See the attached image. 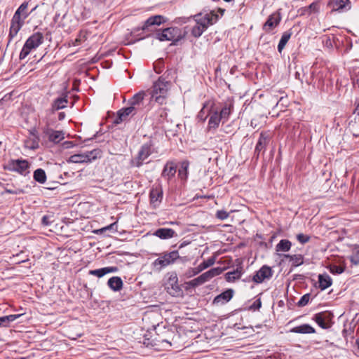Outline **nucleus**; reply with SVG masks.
I'll use <instances>...</instances> for the list:
<instances>
[{"mask_svg":"<svg viewBox=\"0 0 359 359\" xmlns=\"http://www.w3.org/2000/svg\"><path fill=\"white\" fill-rule=\"evenodd\" d=\"M172 70H167L164 74L159 76L158 80L154 82L151 88L148 90L151 95V101H154L158 104L163 105L167 103L169 91L172 87V83L168 79Z\"/></svg>","mask_w":359,"mask_h":359,"instance_id":"1","label":"nucleus"},{"mask_svg":"<svg viewBox=\"0 0 359 359\" xmlns=\"http://www.w3.org/2000/svg\"><path fill=\"white\" fill-rule=\"evenodd\" d=\"M180 258L177 250H173L170 252H165L159 255V257L152 262L151 266L154 270L161 271L166 266L174 264Z\"/></svg>","mask_w":359,"mask_h":359,"instance_id":"2","label":"nucleus"},{"mask_svg":"<svg viewBox=\"0 0 359 359\" xmlns=\"http://www.w3.org/2000/svg\"><path fill=\"white\" fill-rule=\"evenodd\" d=\"M44 37L42 33L35 32L25 41L19 55L20 60H24L33 49H36L43 43Z\"/></svg>","mask_w":359,"mask_h":359,"instance_id":"3","label":"nucleus"},{"mask_svg":"<svg viewBox=\"0 0 359 359\" xmlns=\"http://www.w3.org/2000/svg\"><path fill=\"white\" fill-rule=\"evenodd\" d=\"M152 141L142 144L137 153V156L130 161L131 166L140 168L143 165L144 161L154 152Z\"/></svg>","mask_w":359,"mask_h":359,"instance_id":"4","label":"nucleus"},{"mask_svg":"<svg viewBox=\"0 0 359 359\" xmlns=\"http://www.w3.org/2000/svg\"><path fill=\"white\" fill-rule=\"evenodd\" d=\"M29 163L25 159H11L4 166V169L25 176L29 173Z\"/></svg>","mask_w":359,"mask_h":359,"instance_id":"5","label":"nucleus"},{"mask_svg":"<svg viewBox=\"0 0 359 359\" xmlns=\"http://www.w3.org/2000/svg\"><path fill=\"white\" fill-rule=\"evenodd\" d=\"M194 22L200 25L205 30L215 24L218 20V15L214 12L199 13L193 16Z\"/></svg>","mask_w":359,"mask_h":359,"instance_id":"6","label":"nucleus"},{"mask_svg":"<svg viewBox=\"0 0 359 359\" xmlns=\"http://www.w3.org/2000/svg\"><path fill=\"white\" fill-rule=\"evenodd\" d=\"M156 39L161 41H178L181 38V31L177 27H168L162 31L158 30L155 34Z\"/></svg>","mask_w":359,"mask_h":359,"instance_id":"7","label":"nucleus"},{"mask_svg":"<svg viewBox=\"0 0 359 359\" xmlns=\"http://www.w3.org/2000/svg\"><path fill=\"white\" fill-rule=\"evenodd\" d=\"M137 112V108L134 107H128L119 109L117 111L116 116L114 118L112 123L118 125L123 121H128L130 117L133 116Z\"/></svg>","mask_w":359,"mask_h":359,"instance_id":"8","label":"nucleus"},{"mask_svg":"<svg viewBox=\"0 0 359 359\" xmlns=\"http://www.w3.org/2000/svg\"><path fill=\"white\" fill-rule=\"evenodd\" d=\"M273 274L272 269L267 266H262L252 276V281L257 284L262 283L265 280H269Z\"/></svg>","mask_w":359,"mask_h":359,"instance_id":"9","label":"nucleus"},{"mask_svg":"<svg viewBox=\"0 0 359 359\" xmlns=\"http://www.w3.org/2000/svg\"><path fill=\"white\" fill-rule=\"evenodd\" d=\"M327 6L332 12H345L351 9V4L349 0H330Z\"/></svg>","mask_w":359,"mask_h":359,"instance_id":"10","label":"nucleus"},{"mask_svg":"<svg viewBox=\"0 0 359 359\" xmlns=\"http://www.w3.org/2000/svg\"><path fill=\"white\" fill-rule=\"evenodd\" d=\"M24 24L25 21L23 18H17L13 16L11 20L8 43H11V41L17 36Z\"/></svg>","mask_w":359,"mask_h":359,"instance_id":"11","label":"nucleus"},{"mask_svg":"<svg viewBox=\"0 0 359 359\" xmlns=\"http://www.w3.org/2000/svg\"><path fill=\"white\" fill-rule=\"evenodd\" d=\"M280 21V14L278 12H275L268 17L266 22L263 25L262 29L265 32L269 33L279 25Z\"/></svg>","mask_w":359,"mask_h":359,"instance_id":"12","label":"nucleus"},{"mask_svg":"<svg viewBox=\"0 0 359 359\" xmlns=\"http://www.w3.org/2000/svg\"><path fill=\"white\" fill-rule=\"evenodd\" d=\"M167 292L173 297L180 296L182 291L177 284V277L176 275L170 276L167 283Z\"/></svg>","mask_w":359,"mask_h":359,"instance_id":"13","label":"nucleus"},{"mask_svg":"<svg viewBox=\"0 0 359 359\" xmlns=\"http://www.w3.org/2000/svg\"><path fill=\"white\" fill-rule=\"evenodd\" d=\"M165 18L161 15H156L149 18L146 21H144L143 25L138 28L137 30L142 31H152L150 29L154 25H160L165 22Z\"/></svg>","mask_w":359,"mask_h":359,"instance_id":"14","label":"nucleus"},{"mask_svg":"<svg viewBox=\"0 0 359 359\" xmlns=\"http://www.w3.org/2000/svg\"><path fill=\"white\" fill-rule=\"evenodd\" d=\"M269 142L268 135L265 133H261L255 149V156L257 159L261 153H264L266 146Z\"/></svg>","mask_w":359,"mask_h":359,"instance_id":"15","label":"nucleus"},{"mask_svg":"<svg viewBox=\"0 0 359 359\" xmlns=\"http://www.w3.org/2000/svg\"><path fill=\"white\" fill-rule=\"evenodd\" d=\"M313 319L323 329L330 327L329 322L331 320V314L327 312H320L314 315Z\"/></svg>","mask_w":359,"mask_h":359,"instance_id":"16","label":"nucleus"},{"mask_svg":"<svg viewBox=\"0 0 359 359\" xmlns=\"http://www.w3.org/2000/svg\"><path fill=\"white\" fill-rule=\"evenodd\" d=\"M150 205L156 208L163 199V190L161 187L152 188L149 193Z\"/></svg>","mask_w":359,"mask_h":359,"instance_id":"17","label":"nucleus"},{"mask_svg":"<svg viewBox=\"0 0 359 359\" xmlns=\"http://www.w3.org/2000/svg\"><path fill=\"white\" fill-rule=\"evenodd\" d=\"M177 172V165L173 161H168L162 170V177L170 181L175 175Z\"/></svg>","mask_w":359,"mask_h":359,"instance_id":"18","label":"nucleus"},{"mask_svg":"<svg viewBox=\"0 0 359 359\" xmlns=\"http://www.w3.org/2000/svg\"><path fill=\"white\" fill-rule=\"evenodd\" d=\"M224 269L221 267H215L210 269L209 271L202 273L198 277L201 280V283L202 285L210 280H211L212 278L220 275Z\"/></svg>","mask_w":359,"mask_h":359,"instance_id":"19","label":"nucleus"},{"mask_svg":"<svg viewBox=\"0 0 359 359\" xmlns=\"http://www.w3.org/2000/svg\"><path fill=\"white\" fill-rule=\"evenodd\" d=\"M222 120V119L219 115V111L217 110L212 111L210 115L207 130L210 131L212 129H217L219 127V123Z\"/></svg>","mask_w":359,"mask_h":359,"instance_id":"20","label":"nucleus"},{"mask_svg":"<svg viewBox=\"0 0 359 359\" xmlns=\"http://www.w3.org/2000/svg\"><path fill=\"white\" fill-rule=\"evenodd\" d=\"M233 295V290L228 289L215 297L214 304H224L230 301Z\"/></svg>","mask_w":359,"mask_h":359,"instance_id":"21","label":"nucleus"},{"mask_svg":"<svg viewBox=\"0 0 359 359\" xmlns=\"http://www.w3.org/2000/svg\"><path fill=\"white\" fill-rule=\"evenodd\" d=\"M290 332L297 334H314L316 333V330L309 324H302L292 327L290 330Z\"/></svg>","mask_w":359,"mask_h":359,"instance_id":"22","label":"nucleus"},{"mask_svg":"<svg viewBox=\"0 0 359 359\" xmlns=\"http://www.w3.org/2000/svg\"><path fill=\"white\" fill-rule=\"evenodd\" d=\"M68 103L67 96L65 95L64 97L56 98L53 103L51 104V111L54 113L55 111L62 109L65 108Z\"/></svg>","mask_w":359,"mask_h":359,"instance_id":"23","label":"nucleus"},{"mask_svg":"<svg viewBox=\"0 0 359 359\" xmlns=\"http://www.w3.org/2000/svg\"><path fill=\"white\" fill-rule=\"evenodd\" d=\"M117 271L118 268L116 266H107L98 269L90 270L89 271V274L95 276L98 278H102L107 273H114L116 272Z\"/></svg>","mask_w":359,"mask_h":359,"instance_id":"24","label":"nucleus"},{"mask_svg":"<svg viewBox=\"0 0 359 359\" xmlns=\"http://www.w3.org/2000/svg\"><path fill=\"white\" fill-rule=\"evenodd\" d=\"M175 234V231L170 228L158 229L154 233V236L161 239H169L174 237Z\"/></svg>","mask_w":359,"mask_h":359,"instance_id":"25","label":"nucleus"},{"mask_svg":"<svg viewBox=\"0 0 359 359\" xmlns=\"http://www.w3.org/2000/svg\"><path fill=\"white\" fill-rule=\"evenodd\" d=\"M108 286L114 291H120L123 287V281L118 276L110 278L107 282Z\"/></svg>","mask_w":359,"mask_h":359,"instance_id":"26","label":"nucleus"},{"mask_svg":"<svg viewBox=\"0 0 359 359\" xmlns=\"http://www.w3.org/2000/svg\"><path fill=\"white\" fill-rule=\"evenodd\" d=\"M319 287L324 290L332 285V280L330 276L327 273L318 275Z\"/></svg>","mask_w":359,"mask_h":359,"instance_id":"27","label":"nucleus"},{"mask_svg":"<svg viewBox=\"0 0 359 359\" xmlns=\"http://www.w3.org/2000/svg\"><path fill=\"white\" fill-rule=\"evenodd\" d=\"M243 273L242 266L237 267L236 269L229 271L225 274V278L228 282H233L241 278Z\"/></svg>","mask_w":359,"mask_h":359,"instance_id":"28","label":"nucleus"},{"mask_svg":"<svg viewBox=\"0 0 359 359\" xmlns=\"http://www.w3.org/2000/svg\"><path fill=\"white\" fill-rule=\"evenodd\" d=\"M28 2H23L15 12L13 17L17 18H23L24 20L29 16L30 13L27 11Z\"/></svg>","mask_w":359,"mask_h":359,"instance_id":"29","label":"nucleus"},{"mask_svg":"<svg viewBox=\"0 0 359 359\" xmlns=\"http://www.w3.org/2000/svg\"><path fill=\"white\" fill-rule=\"evenodd\" d=\"M46 134L48 135V140L55 143H57L64 139V134L62 131L47 129Z\"/></svg>","mask_w":359,"mask_h":359,"instance_id":"30","label":"nucleus"},{"mask_svg":"<svg viewBox=\"0 0 359 359\" xmlns=\"http://www.w3.org/2000/svg\"><path fill=\"white\" fill-rule=\"evenodd\" d=\"M22 314H12L0 317V327H8L11 323L19 318Z\"/></svg>","mask_w":359,"mask_h":359,"instance_id":"31","label":"nucleus"},{"mask_svg":"<svg viewBox=\"0 0 359 359\" xmlns=\"http://www.w3.org/2000/svg\"><path fill=\"white\" fill-rule=\"evenodd\" d=\"M146 93L144 91H140L133 95V97L129 100L128 102L130 107H137L140 106L144 98Z\"/></svg>","mask_w":359,"mask_h":359,"instance_id":"32","label":"nucleus"},{"mask_svg":"<svg viewBox=\"0 0 359 359\" xmlns=\"http://www.w3.org/2000/svg\"><path fill=\"white\" fill-rule=\"evenodd\" d=\"M209 104L208 102H205L197 115V118L202 122H204L212 112L211 109L208 107Z\"/></svg>","mask_w":359,"mask_h":359,"instance_id":"33","label":"nucleus"},{"mask_svg":"<svg viewBox=\"0 0 359 359\" xmlns=\"http://www.w3.org/2000/svg\"><path fill=\"white\" fill-rule=\"evenodd\" d=\"M291 35L292 32L290 30L283 32L278 44V50L279 53H281L282 50L284 49L285 45L290 40Z\"/></svg>","mask_w":359,"mask_h":359,"instance_id":"34","label":"nucleus"},{"mask_svg":"<svg viewBox=\"0 0 359 359\" xmlns=\"http://www.w3.org/2000/svg\"><path fill=\"white\" fill-rule=\"evenodd\" d=\"M284 257L289 259L292 266H299L304 263V257L302 255H285Z\"/></svg>","mask_w":359,"mask_h":359,"instance_id":"35","label":"nucleus"},{"mask_svg":"<svg viewBox=\"0 0 359 359\" xmlns=\"http://www.w3.org/2000/svg\"><path fill=\"white\" fill-rule=\"evenodd\" d=\"M33 177H34V180L36 182H39L40 184L45 183L46 181V179H47L46 172L42 168L36 169L34 172Z\"/></svg>","mask_w":359,"mask_h":359,"instance_id":"36","label":"nucleus"},{"mask_svg":"<svg viewBox=\"0 0 359 359\" xmlns=\"http://www.w3.org/2000/svg\"><path fill=\"white\" fill-rule=\"evenodd\" d=\"M189 166V163L187 161L182 162L180 168L178 170V176L181 180H186L187 179Z\"/></svg>","mask_w":359,"mask_h":359,"instance_id":"37","label":"nucleus"},{"mask_svg":"<svg viewBox=\"0 0 359 359\" xmlns=\"http://www.w3.org/2000/svg\"><path fill=\"white\" fill-rule=\"evenodd\" d=\"M292 243L289 240L282 239L276 246L277 252H287L291 248Z\"/></svg>","mask_w":359,"mask_h":359,"instance_id":"38","label":"nucleus"},{"mask_svg":"<svg viewBox=\"0 0 359 359\" xmlns=\"http://www.w3.org/2000/svg\"><path fill=\"white\" fill-rule=\"evenodd\" d=\"M350 76L354 87L359 88V67H354L350 71Z\"/></svg>","mask_w":359,"mask_h":359,"instance_id":"39","label":"nucleus"},{"mask_svg":"<svg viewBox=\"0 0 359 359\" xmlns=\"http://www.w3.org/2000/svg\"><path fill=\"white\" fill-rule=\"evenodd\" d=\"M233 109V104H225V106L221 109L220 112H219V115L221 116L222 121L224 122L226 121L229 119V115L231 113Z\"/></svg>","mask_w":359,"mask_h":359,"instance_id":"40","label":"nucleus"},{"mask_svg":"<svg viewBox=\"0 0 359 359\" xmlns=\"http://www.w3.org/2000/svg\"><path fill=\"white\" fill-rule=\"evenodd\" d=\"M100 154V149H93L83 153L86 163H90L92 161L95 160Z\"/></svg>","mask_w":359,"mask_h":359,"instance_id":"41","label":"nucleus"},{"mask_svg":"<svg viewBox=\"0 0 359 359\" xmlns=\"http://www.w3.org/2000/svg\"><path fill=\"white\" fill-rule=\"evenodd\" d=\"M194 25L191 29V34L195 38H199L203 32L205 31L204 28H202L200 25H198L196 22H194Z\"/></svg>","mask_w":359,"mask_h":359,"instance_id":"42","label":"nucleus"},{"mask_svg":"<svg viewBox=\"0 0 359 359\" xmlns=\"http://www.w3.org/2000/svg\"><path fill=\"white\" fill-rule=\"evenodd\" d=\"M86 157L83 154H74L72 155L69 159L67 160L68 163H86Z\"/></svg>","mask_w":359,"mask_h":359,"instance_id":"43","label":"nucleus"},{"mask_svg":"<svg viewBox=\"0 0 359 359\" xmlns=\"http://www.w3.org/2000/svg\"><path fill=\"white\" fill-rule=\"evenodd\" d=\"M34 136L33 139L27 140L25 144L27 147L31 149L35 150L39 147V137L37 135H35L34 133H32Z\"/></svg>","mask_w":359,"mask_h":359,"instance_id":"44","label":"nucleus"},{"mask_svg":"<svg viewBox=\"0 0 359 359\" xmlns=\"http://www.w3.org/2000/svg\"><path fill=\"white\" fill-rule=\"evenodd\" d=\"M216 259L215 257H210L208 259L204 260L200 264L204 269H208V267L212 266L215 263Z\"/></svg>","mask_w":359,"mask_h":359,"instance_id":"45","label":"nucleus"},{"mask_svg":"<svg viewBox=\"0 0 359 359\" xmlns=\"http://www.w3.org/2000/svg\"><path fill=\"white\" fill-rule=\"evenodd\" d=\"M310 300V294H306L303 295L301 299L297 302L298 306H306Z\"/></svg>","mask_w":359,"mask_h":359,"instance_id":"46","label":"nucleus"},{"mask_svg":"<svg viewBox=\"0 0 359 359\" xmlns=\"http://www.w3.org/2000/svg\"><path fill=\"white\" fill-rule=\"evenodd\" d=\"M319 3L316 1L311 4L309 6H306V9L309 11L310 15L312 13H318L319 11Z\"/></svg>","mask_w":359,"mask_h":359,"instance_id":"47","label":"nucleus"},{"mask_svg":"<svg viewBox=\"0 0 359 359\" xmlns=\"http://www.w3.org/2000/svg\"><path fill=\"white\" fill-rule=\"evenodd\" d=\"M229 216V213L226 210H220L216 212V217L220 220H224Z\"/></svg>","mask_w":359,"mask_h":359,"instance_id":"48","label":"nucleus"},{"mask_svg":"<svg viewBox=\"0 0 359 359\" xmlns=\"http://www.w3.org/2000/svg\"><path fill=\"white\" fill-rule=\"evenodd\" d=\"M310 238L311 237L309 236L304 233H299L297 235V241L302 244L308 243L310 241Z\"/></svg>","mask_w":359,"mask_h":359,"instance_id":"49","label":"nucleus"},{"mask_svg":"<svg viewBox=\"0 0 359 359\" xmlns=\"http://www.w3.org/2000/svg\"><path fill=\"white\" fill-rule=\"evenodd\" d=\"M330 271L333 274H341L344 271V268L340 266L333 265L330 267Z\"/></svg>","mask_w":359,"mask_h":359,"instance_id":"50","label":"nucleus"},{"mask_svg":"<svg viewBox=\"0 0 359 359\" xmlns=\"http://www.w3.org/2000/svg\"><path fill=\"white\" fill-rule=\"evenodd\" d=\"M163 66V59L158 60L154 66V70L156 73L160 74L162 72V68Z\"/></svg>","mask_w":359,"mask_h":359,"instance_id":"51","label":"nucleus"},{"mask_svg":"<svg viewBox=\"0 0 359 359\" xmlns=\"http://www.w3.org/2000/svg\"><path fill=\"white\" fill-rule=\"evenodd\" d=\"M262 306V302L260 299H256L252 305L250 306V310L257 311L259 310Z\"/></svg>","mask_w":359,"mask_h":359,"instance_id":"52","label":"nucleus"},{"mask_svg":"<svg viewBox=\"0 0 359 359\" xmlns=\"http://www.w3.org/2000/svg\"><path fill=\"white\" fill-rule=\"evenodd\" d=\"M188 285L192 287H196L197 286L202 285V283H201V280H200L199 277L198 276L197 278L190 280L188 283Z\"/></svg>","mask_w":359,"mask_h":359,"instance_id":"53","label":"nucleus"},{"mask_svg":"<svg viewBox=\"0 0 359 359\" xmlns=\"http://www.w3.org/2000/svg\"><path fill=\"white\" fill-rule=\"evenodd\" d=\"M196 275H197V273L194 268L188 269L184 273L185 277L187 278H191Z\"/></svg>","mask_w":359,"mask_h":359,"instance_id":"54","label":"nucleus"},{"mask_svg":"<svg viewBox=\"0 0 359 359\" xmlns=\"http://www.w3.org/2000/svg\"><path fill=\"white\" fill-rule=\"evenodd\" d=\"M116 224H117V222H114V223H112V224H109V225H108V226H107L105 227H103V228H102L100 229L97 230L96 232L97 233H98V232L104 233V232H105L107 230L114 229V226H116Z\"/></svg>","mask_w":359,"mask_h":359,"instance_id":"55","label":"nucleus"},{"mask_svg":"<svg viewBox=\"0 0 359 359\" xmlns=\"http://www.w3.org/2000/svg\"><path fill=\"white\" fill-rule=\"evenodd\" d=\"M349 259L352 264L355 266L359 265V257L355 254H353V255L350 256Z\"/></svg>","mask_w":359,"mask_h":359,"instance_id":"56","label":"nucleus"},{"mask_svg":"<svg viewBox=\"0 0 359 359\" xmlns=\"http://www.w3.org/2000/svg\"><path fill=\"white\" fill-rule=\"evenodd\" d=\"M5 191L6 193L11 194H23L24 191L21 189H6Z\"/></svg>","mask_w":359,"mask_h":359,"instance_id":"57","label":"nucleus"},{"mask_svg":"<svg viewBox=\"0 0 359 359\" xmlns=\"http://www.w3.org/2000/svg\"><path fill=\"white\" fill-rule=\"evenodd\" d=\"M41 222L45 226H48L50 224V217L48 215H44L41 219Z\"/></svg>","mask_w":359,"mask_h":359,"instance_id":"58","label":"nucleus"},{"mask_svg":"<svg viewBox=\"0 0 359 359\" xmlns=\"http://www.w3.org/2000/svg\"><path fill=\"white\" fill-rule=\"evenodd\" d=\"M299 11L301 12L300 15H310L309 11L306 9V6L301 8Z\"/></svg>","mask_w":359,"mask_h":359,"instance_id":"59","label":"nucleus"},{"mask_svg":"<svg viewBox=\"0 0 359 359\" xmlns=\"http://www.w3.org/2000/svg\"><path fill=\"white\" fill-rule=\"evenodd\" d=\"M197 274L200 273L201 271H203V270H205L202 266L201 264H199L198 266L196 267H194Z\"/></svg>","mask_w":359,"mask_h":359,"instance_id":"60","label":"nucleus"},{"mask_svg":"<svg viewBox=\"0 0 359 359\" xmlns=\"http://www.w3.org/2000/svg\"><path fill=\"white\" fill-rule=\"evenodd\" d=\"M353 254L359 257V245H355L353 249Z\"/></svg>","mask_w":359,"mask_h":359,"instance_id":"61","label":"nucleus"},{"mask_svg":"<svg viewBox=\"0 0 359 359\" xmlns=\"http://www.w3.org/2000/svg\"><path fill=\"white\" fill-rule=\"evenodd\" d=\"M65 112H60L58 114V119L60 121L63 120L65 118Z\"/></svg>","mask_w":359,"mask_h":359,"instance_id":"62","label":"nucleus"},{"mask_svg":"<svg viewBox=\"0 0 359 359\" xmlns=\"http://www.w3.org/2000/svg\"><path fill=\"white\" fill-rule=\"evenodd\" d=\"M354 113L359 116V102H358L355 109Z\"/></svg>","mask_w":359,"mask_h":359,"instance_id":"63","label":"nucleus"},{"mask_svg":"<svg viewBox=\"0 0 359 359\" xmlns=\"http://www.w3.org/2000/svg\"><path fill=\"white\" fill-rule=\"evenodd\" d=\"M65 144L67 145V147H66L67 148H69V147H72L73 143L72 142H65Z\"/></svg>","mask_w":359,"mask_h":359,"instance_id":"64","label":"nucleus"}]
</instances>
